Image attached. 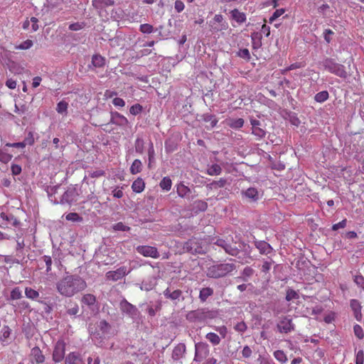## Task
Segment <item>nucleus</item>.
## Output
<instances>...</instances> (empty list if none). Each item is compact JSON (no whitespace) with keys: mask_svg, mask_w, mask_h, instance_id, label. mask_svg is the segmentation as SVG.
I'll use <instances>...</instances> for the list:
<instances>
[{"mask_svg":"<svg viewBox=\"0 0 364 364\" xmlns=\"http://www.w3.org/2000/svg\"><path fill=\"white\" fill-rule=\"evenodd\" d=\"M143 110V107L140 104H135L132 105L129 109V112L132 115H137L140 114Z\"/></svg>","mask_w":364,"mask_h":364,"instance_id":"obj_46","label":"nucleus"},{"mask_svg":"<svg viewBox=\"0 0 364 364\" xmlns=\"http://www.w3.org/2000/svg\"><path fill=\"white\" fill-rule=\"evenodd\" d=\"M65 218L67 220L73 222H82V218L77 213H70L66 215Z\"/></svg>","mask_w":364,"mask_h":364,"instance_id":"obj_42","label":"nucleus"},{"mask_svg":"<svg viewBox=\"0 0 364 364\" xmlns=\"http://www.w3.org/2000/svg\"><path fill=\"white\" fill-rule=\"evenodd\" d=\"M132 272V269H127V267L122 266L114 271H109L106 273L105 277L108 281L117 282L123 279Z\"/></svg>","mask_w":364,"mask_h":364,"instance_id":"obj_5","label":"nucleus"},{"mask_svg":"<svg viewBox=\"0 0 364 364\" xmlns=\"http://www.w3.org/2000/svg\"><path fill=\"white\" fill-rule=\"evenodd\" d=\"M120 309L122 312L126 313L130 316L133 317L136 315V308L130 303H129L127 300H123L122 301H121Z\"/></svg>","mask_w":364,"mask_h":364,"instance_id":"obj_15","label":"nucleus"},{"mask_svg":"<svg viewBox=\"0 0 364 364\" xmlns=\"http://www.w3.org/2000/svg\"><path fill=\"white\" fill-rule=\"evenodd\" d=\"M112 122L119 126H126L128 124V119L122 114L115 112L112 116Z\"/></svg>","mask_w":364,"mask_h":364,"instance_id":"obj_22","label":"nucleus"},{"mask_svg":"<svg viewBox=\"0 0 364 364\" xmlns=\"http://www.w3.org/2000/svg\"><path fill=\"white\" fill-rule=\"evenodd\" d=\"M195 350L194 360L199 362L205 359L210 352L208 345L203 342L196 343Z\"/></svg>","mask_w":364,"mask_h":364,"instance_id":"obj_8","label":"nucleus"},{"mask_svg":"<svg viewBox=\"0 0 364 364\" xmlns=\"http://www.w3.org/2000/svg\"><path fill=\"white\" fill-rule=\"evenodd\" d=\"M323 65L324 68L340 77L346 78L347 76V73L345 70V67L339 63L335 62L334 60L331 58H326L323 62Z\"/></svg>","mask_w":364,"mask_h":364,"instance_id":"obj_4","label":"nucleus"},{"mask_svg":"<svg viewBox=\"0 0 364 364\" xmlns=\"http://www.w3.org/2000/svg\"><path fill=\"white\" fill-rule=\"evenodd\" d=\"M226 179L225 178H220L218 181H214L212 183L207 185V188L210 189H215L218 188H223L226 184Z\"/></svg>","mask_w":364,"mask_h":364,"instance_id":"obj_29","label":"nucleus"},{"mask_svg":"<svg viewBox=\"0 0 364 364\" xmlns=\"http://www.w3.org/2000/svg\"><path fill=\"white\" fill-rule=\"evenodd\" d=\"M334 33L332 30L331 29H326L323 32V38L325 39V41L329 43L331 41V36L333 35Z\"/></svg>","mask_w":364,"mask_h":364,"instance_id":"obj_59","label":"nucleus"},{"mask_svg":"<svg viewBox=\"0 0 364 364\" xmlns=\"http://www.w3.org/2000/svg\"><path fill=\"white\" fill-rule=\"evenodd\" d=\"M139 31L143 33L149 34L154 31V27L149 23H144L140 26Z\"/></svg>","mask_w":364,"mask_h":364,"instance_id":"obj_45","label":"nucleus"},{"mask_svg":"<svg viewBox=\"0 0 364 364\" xmlns=\"http://www.w3.org/2000/svg\"><path fill=\"white\" fill-rule=\"evenodd\" d=\"M353 331L357 338H358L359 339L363 338L364 332L363 328L360 325L355 324L353 327Z\"/></svg>","mask_w":364,"mask_h":364,"instance_id":"obj_48","label":"nucleus"},{"mask_svg":"<svg viewBox=\"0 0 364 364\" xmlns=\"http://www.w3.org/2000/svg\"><path fill=\"white\" fill-rule=\"evenodd\" d=\"M285 10L284 9H277L274 13L272 15V16L269 18V21L272 23L274 21H275L277 18H279V16H281L284 13Z\"/></svg>","mask_w":364,"mask_h":364,"instance_id":"obj_53","label":"nucleus"},{"mask_svg":"<svg viewBox=\"0 0 364 364\" xmlns=\"http://www.w3.org/2000/svg\"><path fill=\"white\" fill-rule=\"evenodd\" d=\"M299 299V294L296 291L291 289H289L286 294V300L290 301L293 299Z\"/></svg>","mask_w":364,"mask_h":364,"instance_id":"obj_43","label":"nucleus"},{"mask_svg":"<svg viewBox=\"0 0 364 364\" xmlns=\"http://www.w3.org/2000/svg\"><path fill=\"white\" fill-rule=\"evenodd\" d=\"M274 356L277 360L280 362L281 363H285L287 361V355L284 353L283 350H277L274 352Z\"/></svg>","mask_w":364,"mask_h":364,"instance_id":"obj_35","label":"nucleus"},{"mask_svg":"<svg viewBox=\"0 0 364 364\" xmlns=\"http://www.w3.org/2000/svg\"><path fill=\"white\" fill-rule=\"evenodd\" d=\"M317 10L319 14L325 17L326 16L328 11H330V6L328 4H323L318 7Z\"/></svg>","mask_w":364,"mask_h":364,"instance_id":"obj_47","label":"nucleus"},{"mask_svg":"<svg viewBox=\"0 0 364 364\" xmlns=\"http://www.w3.org/2000/svg\"><path fill=\"white\" fill-rule=\"evenodd\" d=\"M176 191L178 195L181 198L186 197L191 193L190 188L181 183L177 185Z\"/></svg>","mask_w":364,"mask_h":364,"instance_id":"obj_27","label":"nucleus"},{"mask_svg":"<svg viewBox=\"0 0 364 364\" xmlns=\"http://www.w3.org/2000/svg\"><path fill=\"white\" fill-rule=\"evenodd\" d=\"M25 295L28 299L31 300H35L39 297L38 291L31 287L25 288Z\"/></svg>","mask_w":364,"mask_h":364,"instance_id":"obj_30","label":"nucleus"},{"mask_svg":"<svg viewBox=\"0 0 364 364\" xmlns=\"http://www.w3.org/2000/svg\"><path fill=\"white\" fill-rule=\"evenodd\" d=\"M186 350V345L184 343L177 344L172 351L171 358L174 361H180L185 355Z\"/></svg>","mask_w":364,"mask_h":364,"instance_id":"obj_12","label":"nucleus"},{"mask_svg":"<svg viewBox=\"0 0 364 364\" xmlns=\"http://www.w3.org/2000/svg\"><path fill=\"white\" fill-rule=\"evenodd\" d=\"M235 269V265L230 263L214 264L209 267L206 272L207 277L218 279L225 277Z\"/></svg>","mask_w":364,"mask_h":364,"instance_id":"obj_2","label":"nucleus"},{"mask_svg":"<svg viewBox=\"0 0 364 364\" xmlns=\"http://www.w3.org/2000/svg\"><path fill=\"white\" fill-rule=\"evenodd\" d=\"M278 330L280 333H287L294 330L292 320L287 317L282 318L277 324Z\"/></svg>","mask_w":364,"mask_h":364,"instance_id":"obj_11","label":"nucleus"},{"mask_svg":"<svg viewBox=\"0 0 364 364\" xmlns=\"http://www.w3.org/2000/svg\"><path fill=\"white\" fill-rule=\"evenodd\" d=\"M213 244L223 247L227 253L231 255H234L235 254L236 250L232 248L231 246L223 239H217L213 242Z\"/></svg>","mask_w":364,"mask_h":364,"instance_id":"obj_18","label":"nucleus"},{"mask_svg":"<svg viewBox=\"0 0 364 364\" xmlns=\"http://www.w3.org/2000/svg\"><path fill=\"white\" fill-rule=\"evenodd\" d=\"M96 301V296L92 294H86L81 299L82 304L89 306L94 305Z\"/></svg>","mask_w":364,"mask_h":364,"instance_id":"obj_25","label":"nucleus"},{"mask_svg":"<svg viewBox=\"0 0 364 364\" xmlns=\"http://www.w3.org/2000/svg\"><path fill=\"white\" fill-rule=\"evenodd\" d=\"M92 6L97 9H102L114 5L113 0H92Z\"/></svg>","mask_w":364,"mask_h":364,"instance_id":"obj_20","label":"nucleus"},{"mask_svg":"<svg viewBox=\"0 0 364 364\" xmlns=\"http://www.w3.org/2000/svg\"><path fill=\"white\" fill-rule=\"evenodd\" d=\"M144 188L145 183L141 178H138L135 180L132 185L133 191L138 193H141L144 190Z\"/></svg>","mask_w":364,"mask_h":364,"instance_id":"obj_24","label":"nucleus"},{"mask_svg":"<svg viewBox=\"0 0 364 364\" xmlns=\"http://www.w3.org/2000/svg\"><path fill=\"white\" fill-rule=\"evenodd\" d=\"M213 289L210 287H205L201 289L199 293L200 301L201 302H205L209 296L213 294Z\"/></svg>","mask_w":364,"mask_h":364,"instance_id":"obj_23","label":"nucleus"},{"mask_svg":"<svg viewBox=\"0 0 364 364\" xmlns=\"http://www.w3.org/2000/svg\"><path fill=\"white\" fill-rule=\"evenodd\" d=\"M364 363V353L363 350L358 351L355 358V364H363Z\"/></svg>","mask_w":364,"mask_h":364,"instance_id":"obj_54","label":"nucleus"},{"mask_svg":"<svg viewBox=\"0 0 364 364\" xmlns=\"http://www.w3.org/2000/svg\"><path fill=\"white\" fill-rule=\"evenodd\" d=\"M346 224H347V220L343 219L341 222L333 225L332 230L336 231V230H338V229L344 228L346 226Z\"/></svg>","mask_w":364,"mask_h":364,"instance_id":"obj_57","label":"nucleus"},{"mask_svg":"<svg viewBox=\"0 0 364 364\" xmlns=\"http://www.w3.org/2000/svg\"><path fill=\"white\" fill-rule=\"evenodd\" d=\"M255 247L258 249L259 252L262 255H269L272 252L273 248L272 246L267 242L264 240L256 241Z\"/></svg>","mask_w":364,"mask_h":364,"instance_id":"obj_14","label":"nucleus"},{"mask_svg":"<svg viewBox=\"0 0 364 364\" xmlns=\"http://www.w3.org/2000/svg\"><path fill=\"white\" fill-rule=\"evenodd\" d=\"M65 343L63 340H58L54 347L53 352V360L55 363H59L65 358Z\"/></svg>","mask_w":364,"mask_h":364,"instance_id":"obj_9","label":"nucleus"},{"mask_svg":"<svg viewBox=\"0 0 364 364\" xmlns=\"http://www.w3.org/2000/svg\"><path fill=\"white\" fill-rule=\"evenodd\" d=\"M105 176V171L103 170H96L90 173V176L92 178H99Z\"/></svg>","mask_w":364,"mask_h":364,"instance_id":"obj_60","label":"nucleus"},{"mask_svg":"<svg viewBox=\"0 0 364 364\" xmlns=\"http://www.w3.org/2000/svg\"><path fill=\"white\" fill-rule=\"evenodd\" d=\"M65 364H84L80 355L74 352L70 353L65 358Z\"/></svg>","mask_w":364,"mask_h":364,"instance_id":"obj_19","label":"nucleus"},{"mask_svg":"<svg viewBox=\"0 0 364 364\" xmlns=\"http://www.w3.org/2000/svg\"><path fill=\"white\" fill-rule=\"evenodd\" d=\"M164 295L166 299H171L172 301H175L179 299V298L182 295V291L180 289H176L174 291H171L169 288H167L164 291Z\"/></svg>","mask_w":364,"mask_h":364,"instance_id":"obj_16","label":"nucleus"},{"mask_svg":"<svg viewBox=\"0 0 364 364\" xmlns=\"http://www.w3.org/2000/svg\"><path fill=\"white\" fill-rule=\"evenodd\" d=\"M183 250L184 252H189L191 254H205L206 248L202 240L193 237L184 242L183 245Z\"/></svg>","mask_w":364,"mask_h":364,"instance_id":"obj_3","label":"nucleus"},{"mask_svg":"<svg viewBox=\"0 0 364 364\" xmlns=\"http://www.w3.org/2000/svg\"><path fill=\"white\" fill-rule=\"evenodd\" d=\"M33 43L31 40H26L19 44L18 46H15V49L16 50H27L31 48L33 46Z\"/></svg>","mask_w":364,"mask_h":364,"instance_id":"obj_40","label":"nucleus"},{"mask_svg":"<svg viewBox=\"0 0 364 364\" xmlns=\"http://www.w3.org/2000/svg\"><path fill=\"white\" fill-rule=\"evenodd\" d=\"M238 56L240 58L249 60L250 59V51L247 48L240 49L238 52Z\"/></svg>","mask_w":364,"mask_h":364,"instance_id":"obj_52","label":"nucleus"},{"mask_svg":"<svg viewBox=\"0 0 364 364\" xmlns=\"http://www.w3.org/2000/svg\"><path fill=\"white\" fill-rule=\"evenodd\" d=\"M11 335V329L8 326H5L3 327L1 330V336H0V339L1 341H4L8 338Z\"/></svg>","mask_w":364,"mask_h":364,"instance_id":"obj_50","label":"nucleus"},{"mask_svg":"<svg viewBox=\"0 0 364 364\" xmlns=\"http://www.w3.org/2000/svg\"><path fill=\"white\" fill-rule=\"evenodd\" d=\"M160 187L166 191L171 190L172 186V181L168 176L164 177L159 183Z\"/></svg>","mask_w":364,"mask_h":364,"instance_id":"obj_31","label":"nucleus"},{"mask_svg":"<svg viewBox=\"0 0 364 364\" xmlns=\"http://www.w3.org/2000/svg\"><path fill=\"white\" fill-rule=\"evenodd\" d=\"M184 7L185 6L182 1L176 0L175 1L174 8L177 12H181L184 9Z\"/></svg>","mask_w":364,"mask_h":364,"instance_id":"obj_62","label":"nucleus"},{"mask_svg":"<svg viewBox=\"0 0 364 364\" xmlns=\"http://www.w3.org/2000/svg\"><path fill=\"white\" fill-rule=\"evenodd\" d=\"M205 338L214 346L218 345L220 343V337L215 333H207Z\"/></svg>","mask_w":364,"mask_h":364,"instance_id":"obj_37","label":"nucleus"},{"mask_svg":"<svg viewBox=\"0 0 364 364\" xmlns=\"http://www.w3.org/2000/svg\"><path fill=\"white\" fill-rule=\"evenodd\" d=\"M350 306L352 311H353V314L355 319L358 321H360L362 319V306L360 301L357 299H351L350 301Z\"/></svg>","mask_w":364,"mask_h":364,"instance_id":"obj_13","label":"nucleus"},{"mask_svg":"<svg viewBox=\"0 0 364 364\" xmlns=\"http://www.w3.org/2000/svg\"><path fill=\"white\" fill-rule=\"evenodd\" d=\"M328 97H329V94H328V91L324 90V91H321V92H319L317 94H316V95L314 96V100L317 102L322 103V102H324L325 101H326L328 99Z\"/></svg>","mask_w":364,"mask_h":364,"instance_id":"obj_33","label":"nucleus"},{"mask_svg":"<svg viewBox=\"0 0 364 364\" xmlns=\"http://www.w3.org/2000/svg\"><path fill=\"white\" fill-rule=\"evenodd\" d=\"M354 282L357 285L364 289V277L362 275H357L354 278Z\"/></svg>","mask_w":364,"mask_h":364,"instance_id":"obj_61","label":"nucleus"},{"mask_svg":"<svg viewBox=\"0 0 364 364\" xmlns=\"http://www.w3.org/2000/svg\"><path fill=\"white\" fill-rule=\"evenodd\" d=\"M231 18L238 23H245L247 20L246 14L235 9L230 11Z\"/></svg>","mask_w":364,"mask_h":364,"instance_id":"obj_17","label":"nucleus"},{"mask_svg":"<svg viewBox=\"0 0 364 364\" xmlns=\"http://www.w3.org/2000/svg\"><path fill=\"white\" fill-rule=\"evenodd\" d=\"M252 133L259 139L263 138L266 134L265 130L261 127L252 129Z\"/></svg>","mask_w":364,"mask_h":364,"instance_id":"obj_44","label":"nucleus"},{"mask_svg":"<svg viewBox=\"0 0 364 364\" xmlns=\"http://www.w3.org/2000/svg\"><path fill=\"white\" fill-rule=\"evenodd\" d=\"M141 166L142 164L141 161L139 159H135L130 167V172L132 174H136L141 172Z\"/></svg>","mask_w":364,"mask_h":364,"instance_id":"obj_34","label":"nucleus"},{"mask_svg":"<svg viewBox=\"0 0 364 364\" xmlns=\"http://www.w3.org/2000/svg\"><path fill=\"white\" fill-rule=\"evenodd\" d=\"M11 170L13 175L18 176L21 173L22 168L20 165L13 164Z\"/></svg>","mask_w":364,"mask_h":364,"instance_id":"obj_56","label":"nucleus"},{"mask_svg":"<svg viewBox=\"0 0 364 364\" xmlns=\"http://www.w3.org/2000/svg\"><path fill=\"white\" fill-rule=\"evenodd\" d=\"M12 157H13L12 154H10L3 150H0V161L1 162L4 163V164H7L11 160Z\"/></svg>","mask_w":364,"mask_h":364,"instance_id":"obj_41","label":"nucleus"},{"mask_svg":"<svg viewBox=\"0 0 364 364\" xmlns=\"http://www.w3.org/2000/svg\"><path fill=\"white\" fill-rule=\"evenodd\" d=\"M86 287V282L78 275H67L56 283L58 292L65 297H72Z\"/></svg>","mask_w":364,"mask_h":364,"instance_id":"obj_1","label":"nucleus"},{"mask_svg":"<svg viewBox=\"0 0 364 364\" xmlns=\"http://www.w3.org/2000/svg\"><path fill=\"white\" fill-rule=\"evenodd\" d=\"M242 194L252 201H257L259 199V193L255 188H249Z\"/></svg>","mask_w":364,"mask_h":364,"instance_id":"obj_21","label":"nucleus"},{"mask_svg":"<svg viewBox=\"0 0 364 364\" xmlns=\"http://www.w3.org/2000/svg\"><path fill=\"white\" fill-rule=\"evenodd\" d=\"M227 124L233 129H239L244 125V120L242 118L238 119H228L226 120Z\"/></svg>","mask_w":364,"mask_h":364,"instance_id":"obj_26","label":"nucleus"},{"mask_svg":"<svg viewBox=\"0 0 364 364\" xmlns=\"http://www.w3.org/2000/svg\"><path fill=\"white\" fill-rule=\"evenodd\" d=\"M222 172V168L218 164H213L207 169V173L210 176H218Z\"/></svg>","mask_w":364,"mask_h":364,"instance_id":"obj_32","label":"nucleus"},{"mask_svg":"<svg viewBox=\"0 0 364 364\" xmlns=\"http://www.w3.org/2000/svg\"><path fill=\"white\" fill-rule=\"evenodd\" d=\"M79 312V307L77 304H74L71 307L67 310L68 314L75 316Z\"/></svg>","mask_w":364,"mask_h":364,"instance_id":"obj_55","label":"nucleus"},{"mask_svg":"<svg viewBox=\"0 0 364 364\" xmlns=\"http://www.w3.org/2000/svg\"><path fill=\"white\" fill-rule=\"evenodd\" d=\"M203 120L205 122H209L211 128L215 127L218 122V120L214 115L210 114H204Z\"/></svg>","mask_w":364,"mask_h":364,"instance_id":"obj_36","label":"nucleus"},{"mask_svg":"<svg viewBox=\"0 0 364 364\" xmlns=\"http://www.w3.org/2000/svg\"><path fill=\"white\" fill-rule=\"evenodd\" d=\"M235 331L243 333L247 330V325L245 322H239L235 326Z\"/></svg>","mask_w":364,"mask_h":364,"instance_id":"obj_58","label":"nucleus"},{"mask_svg":"<svg viewBox=\"0 0 364 364\" xmlns=\"http://www.w3.org/2000/svg\"><path fill=\"white\" fill-rule=\"evenodd\" d=\"M22 297V292L19 287L14 288L10 294L11 300H18Z\"/></svg>","mask_w":364,"mask_h":364,"instance_id":"obj_39","label":"nucleus"},{"mask_svg":"<svg viewBox=\"0 0 364 364\" xmlns=\"http://www.w3.org/2000/svg\"><path fill=\"white\" fill-rule=\"evenodd\" d=\"M136 252L145 257L158 259L160 253L156 247L151 245H139L136 247Z\"/></svg>","mask_w":364,"mask_h":364,"instance_id":"obj_7","label":"nucleus"},{"mask_svg":"<svg viewBox=\"0 0 364 364\" xmlns=\"http://www.w3.org/2000/svg\"><path fill=\"white\" fill-rule=\"evenodd\" d=\"M210 30L214 33L225 31L228 28V23L224 21L221 14H215L213 21H210Z\"/></svg>","mask_w":364,"mask_h":364,"instance_id":"obj_6","label":"nucleus"},{"mask_svg":"<svg viewBox=\"0 0 364 364\" xmlns=\"http://www.w3.org/2000/svg\"><path fill=\"white\" fill-rule=\"evenodd\" d=\"M112 104L115 107H123L125 105V102L123 99H122L120 97H115L112 100Z\"/></svg>","mask_w":364,"mask_h":364,"instance_id":"obj_63","label":"nucleus"},{"mask_svg":"<svg viewBox=\"0 0 364 364\" xmlns=\"http://www.w3.org/2000/svg\"><path fill=\"white\" fill-rule=\"evenodd\" d=\"M25 145H29L31 146L34 144L35 139L33 136V134L32 132H29L27 134V136L25 137L24 140L23 141Z\"/></svg>","mask_w":364,"mask_h":364,"instance_id":"obj_49","label":"nucleus"},{"mask_svg":"<svg viewBox=\"0 0 364 364\" xmlns=\"http://www.w3.org/2000/svg\"><path fill=\"white\" fill-rule=\"evenodd\" d=\"M100 328L102 331V333H107L111 328V326L107 321L103 320L101 321L100 323Z\"/></svg>","mask_w":364,"mask_h":364,"instance_id":"obj_51","label":"nucleus"},{"mask_svg":"<svg viewBox=\"0 0 364 364\" xmlns=\"http://www.w3.org/2000/svg\"><path fill=\"white\" fill-rule=\"evenodd\" d=\"M29 359L33 364H41L45 361V356L40 348L34 347L31 350Z\"/></svg>","mask_w":364,"mask_h":364,"instance_id":"obj_10","label":"nucleus"},{"mask_svg":"<svg viewBox=\"0 0 364 364\" xmlns=\"http://www.w3.org/2000/svg\"><path fill=\"white\" fill-rule=\"evenodd\" d=\"M252 351L248 346H245L242 350V355L244 358H248L252 355Z\"/></svg>","mask_w":364,"mask_h":364,"instance_id":"obj_64","label":"nucleus"},{"mask_svg":"<svg viewBox=\"0 0 364 364\" xmlns=\"http://www.w3.org/2000/svg\"><path fill=\"white\" fill-rule=\"evenodd\" d=\"M68 107V104L64 100L59 102L57 105L56 111L60 114H66Z\"/></svg>","mask_w":364,"mask_h":364,"instance_id":"obj_38","label":"nucleus"},{"mask_svg":"<svg viewBox=\"0 0 364 364\" xmlns=\"http://www.w3.org/2000/svg\"><path fill=\"white\" fill-rule=\"evenodd\" d=\"M92 63L96 68H102L105 64V58L100 55H94L92 58Z\"/></svg>","mask_w":364,"mask_h":364,"instance_id":"obj_28","label":"nucleus"}]
</instances>
